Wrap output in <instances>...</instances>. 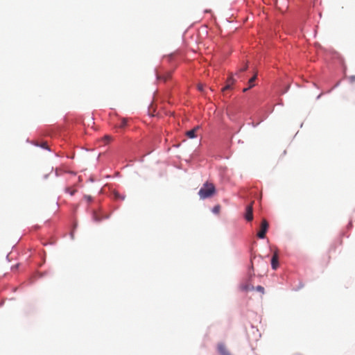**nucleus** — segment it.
<instances>
[{
	"mask_svg": "<svg viewBox=\"0 0 355 355\" xmlns=\"http://www.w3.org/2000/svg\"><path fill=\"white\" fill-rule=\"evenodd\" d=\"M216 193V188L213 183L206 182L198 191L200 199H206L212 197Z\"/></svg>",
	"mask_w": 355,
	"mask_h": 355,
	"instance_id": "obj_1",
	"label": "nucleus"
},
{
	"mask_svg": "<svg viewBox=\"0 0 355 355\" xmlns=\"http://www.w3.org/2000/svg\"><path fill=\"white\" fill-rule=\"evenodd\" d=\"M268 229V223L266 219H263L261 224V230L257 233V236L259 239H264L266 236V232Z\"/></svg>",
	"mask_w": 355,
	"mask_h": 355,
	"instance_id": "obj_2",
	"label": "nucleus"
},
{
	"mask_svg": "<svg viewBox=\"0 0 355 355\" xmlns=\"http://www.w3.org/2000/svg\"><path fill=\"white\" fill-rule=\"evenodd\" d=\"M252 203L248 205L246 207L245 214V218L248 221H251L253 219V208H252Z\"/></svg>",
	"mask_w": 355,
	"mask_h": 355,
	"instance_id": "obj_3",
	"label": "nucleus"
},
{
	"mask_svg": "<svg viewBox=\"0 0 355 355\" xmlns=\"http://www.w3.org/2000/svg\"><path fill=\"white\" fill-rule=\"evenodd\" d=\"M217 349L220 355H230L229 351L223 343H219L217 346Z\"/></svg>",
	"mask_w": 355,
	"mask_h": 355,
	"instance_id": "obj_4",
	"label": "nucleus"
},
{
	"mask_svg": "<svg viewBox=\"0 0 355 355\" xmlns=\"http://www.w3.org/2000/svg\"><path fill=\"white\" fill-rule=\"evenodd\" d=\"M171 76V73L170 71H166L164 72L163 74H159V73H157V79L160 80H163V81H166L167 80H168Z\"/></svg>",
	"mask_w": 355,
	"mask_h": 355,
	"instance_id": "obj_5",
	"label": "nucleus"
},
{
	"mask_svg": "<svg viewBox=\"0 0 355 355\" xmlns=\"http://www.w3.org/2000/svg\"><path fill=\"white\" fill-rule=\"evenodd\" d=\"M92 218H93V220L96 222H100L101 221L103 218H107V216H101L98 212L94 211L93 212V216H92Z\"/></svg>",
	"mask_w": 355,
	"mask_h": 355,
	"instance_id": "obj_6",
	"label": "nucleus"
},
{
	"mask_svg": "<svg viewBox=\"0 0 355 355\" xmlns=\"http://www.w3.org/2000/svg\"><path fill=\"white\" fill-rule=\"evenodd\" d=\"M198 129H199V126H196L194 128H193L192 130L187 131L186 133V135L190 139H193V138L196 137V133L197 130H198Z\"/></svg>",
	"mask_w": 355,
	"mask_h": 355,
	"instance_id": "obj_7",
	"label": "nucleus"
},
{
	"mask_svg": "<svg viewBox=\"0 0 355 355\" xmlns=\"http://www.w3.org/2000/svg\"><path fill=\"white\" fill-rule=\"evenodd\" d=\"M271 265L272 268L274 270H276L278 266V255L277 253H275L271 259Z\"/></svg>",
	"mask_w": 355,
	"mask_h": 355,
	"instance_id": "obj_8",
	"label": "nucleus"
},
{
	"mask_svg": "<svg viewBox=\"0 0 355 355\" xmlns=\"http://www.w3.org/2000/svg\"><path fill=\"white\" fill-rule=\"evenodd\" d=\"M234 80L232 77V76H230L227 80V85L225 87L223 88V92L227 90V89H229L231 88V86L234 84Z\"/></svg>",
	"mask_w": 355,
	"mask_h": 355,
	"instance_id": "obj_9",
	"label": "nucleus"
},
{
	"mask_svg": "<svg viewBox=\"0 0 355 355\" xmlns=\"http://www.w3.org/2000/svg\"><path fill=\"white\" fill-rule=\"evenodd\" d=\"M241 289L243 291H253L254 287L250 284H246L241 286Z\"/></svg>",
	"mask_w": 355,
	"mask_h": 355,
	"instance_id": "obj_10",
	"label": "nucleus"
},
{
	"mask_svg": "<svg viewBox=\"0 0 355 355\" xmlns=\"http://www.w3.org/2000/svg\"><path fill=\"white\" fill-rule=\"evenodd\" d=\"M257 78V74L254 75L248 81L249 83V87L243 89V92H246L248 89L252 88L254 85V82Z\"/></svg>",
	"mask_w": 355,
	"mask_h": 355,
	"instance_id": "obj_11",
	"label": "nucleus"
},
{
	"mask_svg": "<svg viewBox=\"0 0 355 355\" xmlns=\"http://www.w3.org/2000/svg\"><path fill=\"white\" fill-rule=\"evenodd\" d=\"M128 124V119H122L121 120V122L120 123L117 125L118 128H124Z\"/></svg>",
	"mask_w": 355,
	"mask_h": 355,
	"instance_id": "obj_12",
	"label": "nucleus"
},
{
	"mask_svg": "<svg viewBox=\"0 0 355 355\" xmlns=\"http://www.w3.org/2000/svg\"><path fill=\"white\" fill-rule=\"evenodd\" d=\"M254 290L261 293L262 294L264 293V288L261 286H257V287H254Z\"/></svg>",
	"mask_w": 355,
	"mask_h": 355,
	"instance_id": "obj_13",
	"label": "nucleus"
},
{
	"mask_svg": "<svg viewBox=\"0 0 355 355\" xmlns=\"http://www.w3.org/2000/svg\"><path fill=\"white\" fill-rule=\"evenodd\" d=\"M220 205H216L213 208V212L215 214H218L220 212Z\"/></svg>",
	"mask_w": 355,
	"mask_h": 355,
	"instance_id": "obj_14",
	"label": "nucleus"
},
{
	"mask_svg": "<svg viewBox=\"0 0 355 355\" xmlns=\"http://www.w3.org/2000/svg\"><path fill=\"white\" fill-rule=\"evenodd\" d=\"M66 191L69 192L71 196H73L76 191L75 189H71V188L67 187L66 188Z\"/></svg>",
	"mask_w": 355,
	"mask_h": 355,
	"instance_id": "obj_15",
	"label": "nucleus"
},
{
	"mask_svg": "<svg viewBox=\"0 0 355 355\" xmlns=\"http://www.w3.org/2000/svg\"><path fill=\"white\" fill-rule=\"evenodd\" d=\"M40 146L46 150H49V146L46 142H42Z\"/></svg>",
	"mask_w": 355,
	"mask_h": 355,
	"instance_id": "obj_16",
	"label": "nucleus"
},
{
	"mask_svg": "<svg viewBox=\"0 0 355 355\" xmlns=\"http://www.w3.org/2000/svg\"><path fill=\"white\" fill-rule=\"evenodd\" d=\"M248 69V64H245V66L239 69V71H245Z\"/></svg>",
	"mask_w": 355,
	"mask_h": 355,
	"instance_id": "obj_17",
	"label": "nucleus"
},
{
	"mask_svg": "<svg viewBox=\"0 0 355 355\" xmlns=\"http://www.w3.org/2000/svg\"><path fill=\"white\" fill-rule=\"evenodd\" d=\"M107 142H108L110 139H111V137L108 135H105L103 138Z\"/></svg>",
	"mask_w": 355,
	"mask_h": 355,
	"instance_id": "obj_18",
	"label": "nucleus"
},
{
	"mask_svg": "<svg viewBox=\"0 0 355 355\" xmlns=\"http://www.w3.org/2000/svg\"><path fill=\"white\" fill-rule=\"evenodd\" d=\"M198 89L200 90V91H202L203 90V86L202 85H198Z\"/></svg>",
	"mask_w": 355,
	"mask_h": 355,
	"instance_id": "obj_19",
	"label": "nucleus"
},
{
	"mask_svg": "<svg viewBox=\"0 0 355 355\" xmlns=\"http://www.w3.org/2000/svg\"><path fill=\"white\" fill-rule=\"evenodd\" d=\"M85 198L87 200V201H90L92 200L91 196H85Z\"/></svg>",
	"mask_w": 355,
	"mask_h": 355,
	"instance_id": "obj_20",
	"label": "nucleus"
},
{
	"mask_svg": "<svg viewBox=\"0 0 355 355\" xmlns=\"http://www.w3.org/2000/svg\"><path fill=\"white\" fill-rule=\"evenodd\" d=\"M352 81H355V76H352L350 77Z\"/></svg>",
	"mask_w": 355,
	"mask_h": 355,
	"instance_id": "obj_21",
	"label": "nucleus"
},
{
	"mask_svg": "<svg viewBox=\"0 0 355 355\" xmlns=\"http://www.w3.org/2000/svg\"><path fill=\"white\" fill-rule=\"evenodd\" d=\"M259 123H254V122L252 123V125L253 127H256Z\"/></svg>",
	"mask_w": 355,
	"mask_h": 355,
	"instance_id": "obj_22",
	"label": "nucleus"
}]
</instances>
